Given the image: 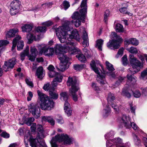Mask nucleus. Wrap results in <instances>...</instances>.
I'll return each mask as SVG.
<instances>
[{"label": "nucleus", "instance_id": "nucleus-5", "mask_svg": "<svg viewBox=\"0 0 147 147\" xmlns=\"http://www.w3.org/2000/svg\"><path fill=\"white\" fill-rule=\"evenodd\" d=\"M115 97L113 94L111 93L108 94L107 98L108 104L106 106V107L103 110V116L105 117H107L110 112V109L109 107V105H111L112 107L115 111L118 112L119 111L118 106L113 102L115 100Z\"/></svg>", "mask_w": 147, "mask_h": 147}, {"label": "nucleus", "instance_id": "nucleus-41", "mask_svg": "<svg viewBox=\"0 0 147 147\" xmlns=\"http://www.w3.org/2000/svg\"><path fill=\"white\" fill-rule=\"evenodd\" d=\"M110 14V11L109 9L106 10L104 14V21L105 23H107V18Z\"/></svg>", "mask_w": 147, "mask_h": 147}, {"label": "nucleus", "instance_id": "nucleus-51", "mask_svg": "<svg viewBox=\"0 0 147 147\" xmlns=\"http://www.w3.org/2000/svg\"><path fill=\"white\" fill-rule=\"evenodd\" d=\"M59 73H57L54 71L48 72V74L49 77L50 78L55 77L56 75Z\"/></svg>", "mask_w": 147, "mask_h": 147}, {"label": "nucleus", "instance_id": "nucleus-27", "mask_svg": "<svg viewBox=\"0 0 147 147\" xmlns=\"http://www.w3.org/2000/svg\"><path fill=\"white\" fill-rule=\"evenodd\" d=\"M36 75L39 78L42 79L44 76L43 68L41 66L39 67L37 69L36 73Z\"/></svg>", "mask_w": 147, "mask_h": 147}, {"label": "nucleus", "instance_id": "nucleus-19", "mask_svg": "<svg viewBox=\"0 0 147 147\" xmlns=\"http://www.w3.org/2000/svg\"><path fill=\"white\" fill-rule=\"evenodd\" d=\"M69 38L70 39H74L78 41H79L80 38L78 31L76 29L73 30L71 34L69 35Z\"/></svg>", "mask_w": 147, "mask_h": 147}, {"label": "nucleus", "instance_id": "nucleus-49", "mask_svg": "<svg viewBox=\"0 0 147 147\" xmlns=\"http://www.w3.org/2000/svg\"><path fill=\"white\" fill-rule=\"evenodd\" d=\"M103 72H104L105 74H107V75L110 76L112 78H115L116 76V74L115 73V72H113V71L111 72L110 71L109 72L103 71Z\"/></svg>", "mask_w": 147, "mask_h": 147}, {"label": "nucleus", "instance_id": "nucleus-29", "mask_svg": "<svg viewBox=\"0 0 147 147\" xmlns=\"http://www.w3.org/2000/svg\"><path fill=\"white\" fill-rule=\"evenodd\" d=\"M78 89H76L73 90H69L75 102L78 100V98L77 95L76 94V93L78 90Z\"/></svg>", "mask_w": 147, "mask_h": 147}, {"label": "nucleus", "instance_id": "nucleus-45", "mask_svg": "<svg viewBox=\"0 0 147 147\" xmlns=\"http://www.w3.org/2000/svg\"><path fill=\"white\" fill-rule=\"evenodd\" d=\"M63 8L65 10H66L70 7V5L68 1L66 0H64L63 2Z\"/></svg>", "mask_w": 147, "mask_h": 147}, {"label": "nucleus", "instance_id": "nucleus-60", "mask_svg": "<svg viewBox=\"0 0 147 147\" xmlns=\"http://www.w3.org/2000/svg\"><path fill=\"white\" fill-rule=\"evenodd\" d=\"M53 5V3L52 2H49L48 3H45L42 4L41 6H44L43 7L45 8L47 7H51Z\"/></svg>", "mask_w": 147, "mask_h": 147}, {"label": "nucleus", "instance_id": "nucleus-47", "mask_svg": "<svg viewBox=\"0 0 147 147\" xmlns=\"http://www.w3.org/2000/svg\"><path fill=\"white\" fill-rule=\"evenodd\" d=\"M84 67V65L83 64H76L74 65V68L75 70L78 71L81 70L83 69Z\"/></svg>", "mask_w": 147, "mask_h": 147}, {"label": "nucleus", "instance_id": "nucleus-20", "mask_svg": "<svg viewBox=\"0 0 147 147\" xmlns=\"http://www.w3.org/2000/svg\"><path fill=\"white\" fill-rule=\"evenodd\" d=\"M53 87L52 89H50L49 91V94L51 98L54 100L57 99L58 97V94L55 92L54 87Z\"/></svg>", "mask_w": 147, "mask_h": 147}, {"label": "nucleus", "instance_id": "nucleus-58", "mask_svg": "<svg viewBox=\"0 0 147 147\" xmlns=\"http://www.w3.org/2000/svg\"><path fill=\"white\" fill-rule=\"evenodd\" d=\"M47 121L52 125H55V121L51 116L49 117Z\"/></svg>", "mask_w": 147, "mask_h": 147}, {"label": "nucleus", "instance_id": "nucleus-25", "mask_svg": "<svg viewBox=\"0 0 147 147\" xmlns=\"http://www.w3.org/2000/svg\"><path fill=\"white\" fill-rule=\"evenodd\" d=\"M76 57L78 60L82 63H85L86 61V57L85 55L81 53V51L76 55Z\"/></svg>", "mask_w": 147, "mask_h": 147}, {"label": "nucleus", "instance_id": "nucleus-36", "mask_svg": "<svg viewBox=\"0 0 147 147\" xmlns=\"http://www.w3.org/2000/svg\"><path fill=\"white\" fill-rule=\"evenodd\" d=\"M63 47H64V46L63 47L61 45L57 44L55 46V51L56 52H59V55L60 54H61L60 53L62 51Z\"/></svg>", "mask_w": 147, "mask_h": 147}, {"label": "nucleus", "instance_id": "nucleus-31", "mask_svg": "<svg viewBox=\"0 0 147 147\" xmlns=\"http://www.w3.org/2000/svg\"><path fill=\"white\" fill-rule=\"evenodd\" d=\"M104 41L101 39L97 40L96 41V47L100 50H102V47Z\"/></svg>", "mask_w": 147, "mask_h": 147}, {"label": "nucleus", "instance_id": "nucleus-44", "mask_svg": "<svg viewBox=\"0 0 147 147\" xmlns=\"http://www.w3.org/2000/svg\"><path fill=\"white\" fill-rule=\"evenodd\" d=\"M25 81L26 84L30 87L32 88L34 86L33 84L32 81H31V79L29 78H26L25 79Z\"/></svg>", "mask_w": 147, "mask_h": 147}, {"label": "nucleus", "instance_id": "nucleus-1", "mask_svg": "<svg viewBox=\"0 0 147 147\" xmlns=\"http://www.w3.org/2000/svg\"><path fill=\"white\" fill-rule=\"evenodd\" d=\"M87 0H82L81 5V9L80 11V13L78 11L75 12L72 16L73 20L71 22L66 21L63 26L55 29L56 34L60 42L65 43V45H64L65 49V47L67 46L66 42L71 41L68 40H67L66 38L67 32L70 31L71 29L70 26L72 24H74L76 27H78L80 25L81 21L83 23L85 22L87 13Z\"/></svg>", "mask_w": 147, "mask_h": 147}, {"label": "nucleus", "instance_id": "nucleus-50", "mask_svg": "<svg viewBox=\"0 0 147 147\" xmlns=\"http://www.w3.org/2000/svg\"><path fill=\"white\" fill-rule=\"evenodd\" d=\"M9 42L5 40H0V48L2 47L3 46H5L8 44Z\"/></svg>", "mask_w": 147, "mask_h": 147}, {"label": "nucleus", "instance_id": "nucleus-3", "mask_svg": "<svg viewBox=\"0 0 147 147\" xmlns=\"http://www.w3.org/2000/svg\"><path fill=\"white\" fill-rule=\"evenodd\" d=\"M37 92L41 101L40 106L42 110H50L53 108L54 102L50 100L49 96L39 90L37 91Z\"/></svg>", "mask_w": 147, "mask_h": 147}, {"label": "nucleus", "instance_id": "nucleus-7", "mask_svg": "<svg viewBox=\"0 0 147 147\" xmlns=\"http://www.w3.org/2000/svg\"><path fill=\"white\" fill-rule=\"evenodd\" d=\"M58 57L60 61V68L58 69L62 71H63L67 69L69 67L70 58L64 54H60L58 55Z\"/></svg>", "mask_w": 147, "mask_h": 147}, {"label": "nucleus", "instance_id": "nucleus-30", "mask_svg": "<svg viewBox=\"0 0 147 147\" xmlns=\"http://www.w3.org/2000/svg\"><path fill=\"white\" fill-rule=\"evenodd\" d=\"M36 37V34L33 33H29L27 35V38L28 40L29 43H31L33 40Z\"/></svg>", "mask_w": 147, "mask_h": 147}, {"label": "nucleus", "instance_id": "nucleus-53", "mask_svg": "<svg viewBox=\"0 0 147 147\" xmlns=\"http://www.w3.org/2000/svg\"><path fill=\"white\" fill-rule=\"evenodd\" d=\"M114 134V132L113 131H111L109 133L105 134V139H107L110 137L113 136Z\"/></svg>", "mask_w": 147, "mask_h": 147}, {"label": "nucleus", "instance_id": "nucleus-26", "mask_svg": "<svg viewBox=\"0 0 147 147\" xmlns=\"http://www.w3.org/2000/svg\"><path fill=\"white\" fill-rule=\"evenodd\" d=\"M33 27L32 24H25L22 27V31L24 32H28L31 31Z\"/></svg>", "mask_w": 147, "mask_h": 147}, {"label": "nucleus", "instance_id": "nucleus-9", "mask_svg": "<svg viewBox=\"0 0 147 147\" xmlns=\"http://www.w3.org/2000/svg\"><path fill=\"white\" fill-rule=\"evenodd\" d=\"M121 122H123L125 127L127 128H129L131 127L135 130L140 131L139 128L134 122L131 123L129 117L125 115H123L121 118Z\"/></svg>", "mask_w": 147, "mask_h": 147}, {"label": "nucleus", "instance_id": "nucleus-8", "mask_svg": "<svg viewBox=\"0 0 147 147\" xmlns=\"http://www.w3.org/2000/svg\"><path fill=\"white\" fill-rule=\"evenodd\" d=\"M90 65L92 69L98 75L97 81L101 85H103L106 82L105 81V74L104 72L101 74H99L98 68L96 67L95 62L94 60H92L90 62Z\"/></svg>", "mask_w": 147, "mask_h": 147}, {"label": "nucleus", "instance_id": "nucleus-55", "mask_svg": "<svg viewBox=\"0 0 147 147\" xmlns=\"http://www.w3.org/2000/svg\"><path fill=\"white\" fill-rule=\"evenodd\" d=\"M92 87L94 90L97 92L100 90V89L99 87L97 86L96 83L94 82H92Z\"/></svg>", "mask_w": 147, "mask_h": 147}, {"label": "nucleus", "instance_id": "nucleus-6", "mask_svg": "<svg viewBox=\"0 0 147 147\" xmlns=\"http://www.w3.org/2000/svg\"><path fill=\"white\" fill-rule=\"evenodd\" d=\"M73 141V138H70L67 134H64L61 135H58L56 136L53 138L51 142L52 147H57L58 146L55 142L54 141H58L59 142H63L65 144L70 145L72 144Z\"/></svg>", "mask_w": 147, "mask_h": 147}, {"label": "nucleus", "instance_id": "nucleus-35", "mask_svg": "<svg viewBox=\"0 0 147 147\" xmlns=\"http://www.w3.org/2000/svg\"><path fill=\"white\" fill-rule=\"evenodd\" d=\"M140 78L144 80L147 79V68L141 72Z\"/></svg>", "mask_w": 147, "mask_h": 147}, {"label": "nucleus", "instance_id": "nucleus-40", "mask_svg": "<svg viewBox=\"0 0 147 147\" xmlns=\"http://www.w3.org/2000/svg\"><path fill=\"white\" fill-rule=\"evenodd\" d=\"M46 31V28L45 26H39L37 28L35 32H45Z\"/></svg>", "mask_w": 147, "mask_h": 147}, {"label": "nucleus", "instance_id": "nucleus-61", "mask_svg": "<svg viewBox=\"0 0 147 147\" xmlns=\"http://www.w3.org/2000/svg\"><path fill=\"white\" fill-rule=\"evenodd\" d=\"M65 101L64 105V109L70 108L71 106L69 103L67 101V100Z\"/></svg>", "mask_w": 147, "mask_h": 147}, {"label": "nucleus", "instance_id": "nucleus-48", "mask_svg": "<svg viewBox=\"0 0 147 147\" xmlns=\"http://www.w3.org/2000/svg\"><path fill=\"white\" fill-rule=\"evenodd\" d=\"M130 53H131L136 54L138 53L137 49L132 47H131L129 49L127 50Z\"/></svg>", "mask_w": 147, "mask_h": 147}, {"label": "nucleus", "instance_id": "nucleus-64", "mask_svg": "<svg viewBox=\"0 0 147 147\" xmlns=\"http://www.w3.org/2000/svg\"><path fill=\"white\" fill-rule=\"evenodd\" d=\"M28 96L27 97V100L28 101H30L31 100L33 95L32 92L31 91L28 92Z\"/></svg>", "mask_w": 147, "mask_h": 147}, {"label": "nucleus", "instance_id": "nucleus-56", "mask_svg": "<svg viewBox=\"0 0 147 147\" xmlns=\"http://www.w3.org/2000/svg\"><path fill=\"white\" fill-rule=\"evenodd\" d=\"M64 110L66 114L68 116L71 115L72 113V111L70 108L64 109Z\"/></svg>", "mask_w": 147, "mask_h": 147}, {"label": "nucleus", "instance_id": "nucleus-22", "mask_svg": "<svg viewBox=\"0 0 147 147\" xmlns=\"http://www.w3.org/2000/svg\"><path fill=\"white\" fill-rule=\"evenodd\" d=\"M82 38L83 40V44L84 47H87L89 45L88 39V34L85 30L83 32Z\"/></svg>", "mask_w": 147, "mask_h": 147}, {"label": "nucleus", "instance_id": "nucleus-37", "mask_svg": "<svg viewBox=\"0 0 147 147\" xmlns=\"http://www.w3.org/2000/svg\"><path fill=\"white\" fill-rule=\"evenodd\" d=\"M119 11L122 13L126 14L129 16H131L132 15V13L129 12H128L127 11V8L126 7H123L119 9Z\"/></svg>", "mask_w": 147, "mask_h": 147}, {"label": "nucleus", "instance_id": "nucleus-46", "mask_svg": "<svg viewBox=\"0 0 147 147\" xmlns=\"http://www.w3.org/2000/svg\"><path fill=\"white\" fill-rule=\"evenodd\" d=\"M122 62L123 65H126L128 64V61L127 60L126 55H124L122 58Z\"/></svg>", "mask_w": 147, "mask_h": 147}, {"label": "nucleus", "instance_id": "nucleus-54", "mask_svg": "<svg viewBox=\"0 0 147 147\" xmlns=\"http://www.w3.org/2000/svg\"><path fill=\"white\" fill-rule=\"evenodd\" d=\"M53 88L52 84V86H50V84L49 83L45 84L43 87V89L46 91L49 90L50 89H52Z\"/></svg>", "mask_w": 147, "mask_h": 147}, {"label": "nucleus", "instance_id": "nucleus-11", "mask_svg": "<svg viewBox=\"0 0 147 147\" xmlns=\"http://www.w3.org/2000/svg\"><path fill=\"white\" fill-rule=\"evenodd\" d=\"M21 3L20 1L17 0H13L11 3L10 12L11 15H15L19 12Z\"/></svg>", "mask_w": 147, "mask_h": 147}, {"label": "nucleus", "instance_id": "nucleus-32", "mask_svg": "<svg viewBox=\"0 0 147 147\" xmlns=\"http://www.w3.org/2000/svg\"><path fill=\"white\" fill-rule=\"evenodd\" d=\"M116 30L117 32H123L124 31L123 26L120 24H117L115 26Z\"/></svg>", "mask_w": 147, "mask_h": 147}, {"label": "nucleus", "instance_id": "nucleus-13", "mask_svg": "<svg viewBox=\"0 0 147 147\" xmlns=\"http://www.w3.org/2000/svg\"><path fill=\"white\" fill-rule=\"evenodd\" d=\"M66 43L67 46L65 47V49L68 50L69 53L70 54H77L80 51V49L75 46V44L73 41H69L67 42H66Z\"/></svg>", "mask_w": 147, "mask_h": 147}, {"label": "nucleus", "instance_id": "nucleus-39", "mask_svg": "<svg viewBox=\"0 0 147 147\" xmlns=\"http://www.w3.org/2000/svg\"><path fill=\"white\" fill-rule=\"evenodd\" d=\"M61 99L64 101L67 100L68 98V95L66 92H62L60 94Z\"/></svg>", "mask_w": 147, "mask_h": 147}, {"label": "nucleus", "instance_id": "nucleus-15", "mask_svg": "<svg viewBox=\"0 0 147 147\" xmlns=\"http://www.w3.org/2000/svg\"><path fill=\"white\" fill-rule=\"evenodd\" d=\"M67 85L68 86H71V88L69 90L79 89L78 84L77 82L76 78L74 77H69L67 82Z\"/></svg>", "mask_w": 147, "mask_h": 147}, {"label": "nucleus", "instance_id": "nucleus-12", "mask_svg": "<svg viewBox=\"0 0 147 147\" xmlns=\"http://www.w3.org/2000/svg\"><path fill=\"white\" fill-rule=\"evenodd\" d=\"M21 39V37L19 35H16V36L13 39V45L11 50L13 51L17 45V50L18 51L22 50L24 46V43L23 41H19Z\"/></svg>", "mask_w": 147, "mask_h": 147}, {"label": "nucleus", "instance_id": "nucleus-62", "mask_svg": "<svg viewBox=\"0 0 147 147\" xmlns=\"http://www.w3.org/2000/svg\"><path fill=\"white\" fill-rule=\"evenodd\" d=\"M28 55H26L25 52H23L21 53L20 54V56L21 57V60L23 61L25 59V57L27 56L28 57Z\"/></svg>", "mask_w": 147, "mask_h": 147}, {"label": "nucleus", "instance_id": "nucleus-18", "mask_svg": "<svg viewBox=\"0 0 147 147\" xmlns=\"http://www.w3.org/2000/svg\"><path fill=\"white\" fill-rule=\"evenodd\" d=\"M16 63V59L15 58H13L9 60L7 62H5L4 63L5 68L8 69L12 68Z\"/></svg>", "mask_w": 147, "mask_h": 147}, {"label": "nucleus", "instance_id": "nucleus-10", "mask_svg": "<svg viewBox=\"0 0 147 147\" xmlns=\"http://www.w3.org/2000/svg\"><path fill=\"white\" fill-rule=\"evenodd\" d=\"M30 112L36 118H38L40 116V109L36 103H32L28 106Z\"/></svg>", "mask_w": 147, "mask_h": 147}, {"label": "nucleus", "instance_id": "nucleus-42", "mask_svg": "<svg viewBox=\"0 0 147 147\" xmlns=\"http://www.w3.org/2000/svg\"><path fill=\"white\" fill-rule=\"evenodd\" d=\"M133 138L135 144L136 145H139L141 142L140 139L135 134Z\"/></svg>", "mask_w": 147, "mask_h": 147}, {"label": "nucleus", "instance_id": "nucleus-21", "mask_svg": "<svg viewBox=\"0 0 147 147\" xmlns=\"http://www.w3.org/2000/svg\"><path fill=\"white\" fill-rule=\"evenodd\" d=\"M63 78L61 74H57L53 81L52 86L56 87L57 85V82H61Z\"/></svg>", "mask_w": 147, "mask_h": 147}, {"label": "nucleus", "instance_id": "nucleus-28", "mask_svg": "<svg viewBox=\"0 0 147 147\" xmlns=\"http://www.w3.org/2000/svg\"><path fill=\"white\" fill-rule=\"evenodd\" d=\"M111 141L113 142V144L116 145V147L120 146L122 143L121 139L119 138H115L111 140ZM120 147H125L124 146H121Z\"/></svg>", "mask_w": 147, "mask_h": 147}, {"label": "nucleus", "instance_id": "nucleus-43", "mask_svg": "<svg viewBox=\"0 0 147 147\" xmlns=\"http://www.w3.org/2000/svg\"><path fill=\"white\" fill-rule=\"evenodd\" d=\"M129 105L130 107L131 112L132 113L135 114V110L136 108V107L135 105H133L132 102H129Z\"/></svg>", "mask_w": 147, "mask_h": 147}, {"label": "nucleus", "instance_id": "nucleus-14", "mask_svg": "<svg viewBox=\"0 0 147 147\" xmlns=\"http://www.w3.org/2000/svg\"><path fill=\"white\" fill-rule=\"evenodd\" d=\"M123 40L121 38L119 37L117 40H110L107 44L108 47L111 49H118L121 45Z\"/></svg>", "mask_w": 147, "mask_h": 147}, {"label": "nucleus", "instance_id": "nucleus-17", "mask_svg": "<svg viewBox=\"0 0 147 147\" xmlns=\"http://www.w3.org/2000/svg\"><path fill=\"white\" fill-rule=\"evenodd\" d=\"M30 52L31 54L30 55H28L29 59L31 61H34L35 60L36 55L38 54V52L36 48L31 47Z\"/></svg>", "mask_w": 147, "mask_h": 147}, {"label": "nucleus", "instance_id": "nucleus-16", "mask_svg": "<svg viewBox=\"0 0 147 147\" xmlns=\"http://www.w3.org/2000/svg\"><path fill=\"white\" fill-rule=\"evenodd\" d=\"M40 53L43 54L45 55L52 56L54 53V49L53 48L44 47L41 49L40 51Z\"/></svg>", "mask_w": 147, "mask_h": 147}, {"label": "nucleus", "instance_id": "nucleus-23", "mask_svg": "<svg viewBox=\"0 0 147 147\" xmlns=\"http://www.w3.org/2000/svg\"><path fill=\"white\" fill-rule=\"evenodd\" d=\"M18 32V30L17 29H12L10 30L7 33L6 36L8 37H13L15 36L16 35H18L17 34Z\"/></svg>", "mask_w": 147, "mask_h": 147}, {"label": "nucleus", "instance_id": "nucleus-57", "mask_svg": "<svg viewBox=\"0 0 147 147\" xmlns=\"http://www.w3.org/2000/svg\"><path fill=\"white\" fill-rule=\"evenodd\" d=\"M123 49L121 48L119 49L117 52V54L116 55L115 57L117 58L119 57V56H121L123 52Z\"/></svg>", "mask_w": 147, "mask_h": 147}, {"label": "nucleus", "instance_id": "nucleus-63", "mask_svg": "<svg viewBox=\"0 0 147 147\" xmlns=\"http://www.w3.org/2000/svg\"><path fill=\"white\" fill-rule=\"evenodd\" d=\"M1 136L2 137L6 138H8L9 137V134L7 133L6 132H3L1 134Z\"/></svg>", "mask_w": 147, "mask_h": 147}, {"label": "nucleus", "instance_id": "nucleus-34", "mask_svg": "<svg viewBox=\"0 0 147 147\" xmlns=\"http://www.w3.org/2000/svg\"><path fill=\"white\" fill-rule=\"evenodd\" d=\"M34 120V117H30L28 118H26L25 120L24 123L28 126H30Z\"/></svg>", "mask_w": 147, "mask_h": 147}, {"label": "nucleus", "instance_id": "nucleus-38", "mask_svg": "<svg viewBox=\"0 0 147 147\" xmlns=\"http://www.w3.org/2000/svg\"><path fill=\"white\" fill-rule=\"evenodd\" d=\"M122 95L128 98H130L131 96V94L128 91L124 89H123L122 92Z\"/></svg>", "mask_w": 147, "mask_h": 147}, {"label": "nucleus", "instance_id": "nucleus-59", "mask_svg": "<svg viewBox=\"0 0 147 147\" xmlns=\"http://www.w3.org/2000/svg\"><path fill=\"white\" fill-rule=\"evenodd\" d=\"M125 78L120 77L118 78V80L116 81L115 84L117 86L119 85L124 80Z\"/></svg>", "mask_w": 147, "mask_h": 147}, {"label": "nucleus", "instance_id": "nucleus-4", "mask_svg": "<svg viewBox=\"0 0 147 147\" xmlns=\"http://www.w3.org/2000/svg\"><path fill=\"white\" fill-rule=\"evenodd\" d=\"M38 134L36 138H33L31 136H30L29 139L27 140H29L30 142V146L31 147H38L39 144L42 147L45 146V142H43L42 144L40 143L38 138L42 139L45 137L44 135V131L41 125H37V129Z\"/></svg>", "mask_w": 147, "mask_h": 147}, {"label": "nucleus", "instance_id": "nucleus-33", "mask_svg": "<svg viewBox=\"0 0 147 147\" xmlns=\"http://www.w3.org/2000/svg\"><path fill=\"white\" fill-rule=\"evenodd\" d=\"M106 65L107 69L108 70L109 72L113 71L115 70V69L113 67V65L108 61H106Z\"/></svg>", "mask_w": 147, "mask_h": 147}, {"label": "nucleus", "instance_id": "nucleus-52", "mask_svg": "<svg viewBox=\"0 0 147 147\" xmlns=\"http://www.w3.org/2000/svg\"><path fill=\"white\" fill-rule=\"evenodd\" d=\"M133 95L134 97L138 98L140 97L141 95L140 92V91L136 90L135 92H133L132 91Z\"/></svg>", "mask_w": 147, "mask_h": 147}, {"label": "nucleus", "instance_id": "nucleus-24", "mask_svg": "<svg viewBox=\"0 0 147 147\" xmlns=\"http://www.w3.org/2000/svg\"><path fill=\"white\" fill-rule=\"evenodd\" d=\"M125 44L126 43V44H128V45L131 44L135 46L138 45L139 43L138 40H137L136 38H131L129 39L126 40L125 41Z\"/></svg>", "mask_w": 147, "mask_h": 147}, {"label": "nucleus", "instance_id": "nucleus-2", "mask_svg": "<svg viewBox=\"0 0 147 147\" xmlns=\"http://www.w3.org/2000/svg\"><path fill=\"white\" fill-rule=\"evenodd\" d=\"M129 57V63L131 67L128 70V73L127 77L128 81L131 84H134L136 81V78L134 74L139 71L140 69L143 67V64L133 55L130 54Z\"/></svg>", "mask_w": 147, "mask_h": 147}]
</instances>
